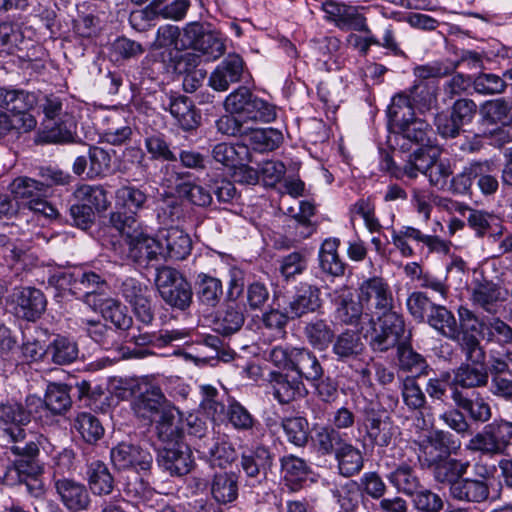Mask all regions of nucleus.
Masks as SVG:
<instances>
[{"instance_id":"1","label":"nucleus","mask_w":512,"mask_h":512,"mask_svg":"<svg viewBox=\"0 0 512 512\" xmlns=\"http://www.w3.org/2000/svg\"><path fill=\"white\" fill-rule=\"evenodd\" d=\"M377 327L373 317L368 312L356 315L354 307V333L359 334L374 351L385 352L398 347L405 333V322L401 314L395 311H384Z\"/></svg>"},{"instance_id":"2","label":"nucleus","mask_w":512,"mask_h":512,"mask_svg":"<svg viewBox=\"0 0 512 512\" xmlns=\"http://www.w3.org/2000/svg\"><path fill=\"white\" fill-rule=\"evenodd\" d=\"M436 232L435 228L429 233L426 230L411 225H403L399 229H392L391 241L401 256L406 258L413 257L416 253L411 243L415 244V247L421 254L448 253V243L437 235Z\"/></svg>"},{"instance_id":"3","label":"nucleus","mask_w":512,"mask_h":512,"mask_svg":"<svg viewBox=\"0 0 512 512\" xmlns=\"http://www.w3.org/2000/svg\"><path fill=\"white\" fill-rule=\"evenodd\" d=\"M512 446V422L495 418L466 444V450L488 457L504 455Z\"/></svg>"},{"instance_id":"4","label":"nucleus","mask_w":512,"mask_h":512,"mask_svg":"<svg viewBox=\"0 0 512 512\" xmlns=\"http://www.w3.org/2000/svg\"><path fill=\"white\" fill-rule=\"evenodd\" d=\"M476 477L462 476L448 489L449 497L459 503L482 504L490 498L491 472L484 464L474 465Z\"/></svg>"},{"instance_id":"5","label":"nucleus","mask_w":512,"mask_h":512,"mask_svg":"<svg viewBox=\"0 0 512 512\" xmlns=\"http://www.w3.org/2000/svg\"><path fill=\"white\" fill-rule=\"evenodd\" d=\"M313 441L323 454L334 453L341 475L352 476V444L347 433H341L328 427L315 430Z\"/></svg>"},{"instance_id":"6","label":"nucleus","mask_w":512,"mask_h":512,"mask_svg":"<svg viewBox=\"0 0 512 512\" xmlns=\"http://www.w3.org/2000/svg\"><path fill=\"white\" fill-rule=\"evenodd\" d=\"M415 445L418 460L421 466L426 468H431L460 447V443L454 440L453 435L443 430H436L415 440Z\"/></svg>"},{"instance_id":"7","label":"nucleus","mask_w":512,"mask_h":512,"mask_svg":"<svg viewBox=\"0 0 512 512\" xmlns=\"http://www.w3.org/2000/svg\"><path fill=\"white\" fill-rule=\"evenodd\" d=\"M358 302L361 312L370 313L372 307L382 312L391 310L393 295L388 283L378 276L363 278L358 288Z\"/></svg>"},{"instance_id":"8","label":"nucleus","mask_w":512,"mask_h":512,"mask_svg":"<svg viewBox=\"0 0 512 512\" xmlns=\"http://www.w3.org/2000/svg\"><path fill=\"white\" fill-rule=\"evenodd\" d=\"M60 285L70 286V290L75 295H83L84 302L88 305V298H94V301H100L104 297L101 292L107 286L106 280L102 275L90 270H75L74 272H63L59 276Z\"/></svg>"},{"instance_id":"9","label":"nucleus","mask_w":512,"mask_h":512,"mask_svg":"<svg viewBox=\"0 0 512 512\" xmlns=\"http://www.w3.org/2000/svg\"><path fill=\"white\" fill-rule=\"evenodd\" d=\"M184 38L187 47L200 52L207 60H216L225 52V44L221 36L213 31H207L199 23H190L184 28Z\"/></svg>"},{"instance_id":"10","label":"nucleus","mask_w":512,"mask_h":512,"mask_svg":"<svg viewBox=\"0 0 512 512\" xmlns=\"http://www.w3.org/2000/svg\"><path fill=\"white\" fill-rule=\"evenodd\" d=\"M43 473V466L37 459H15L8 467L3 480L9 485L24 484L26 490L38 496L43 491L39 477Z\"/></svg>"},{"instance_id":"11","label":"nucleus","mask_w":512,"mask_h":512,"mask_svg":"<svg viewBox=\"0 0 512 512\" xmlns=\"http://www.w3.org/2000/svg\"><path fill=\"white\" fill-rule=\"evenodd\" d=\"M110 457L118 470L147 472L153 464L152 454L142 447L130 443H120L111 449Z\"/></svg>"},{"instance_id":"12","label":"nucleus","mask_w":512,"mask_h":512,"mask_svg":"<svg viewBox=\"0 0 512 512\" xmlns=\"http://www.w3.org/2000/svg\"><path fill=\"white\" fill-rule=\"evenodd\" d=\"M157 462L164 471L177 477L188 474L194 463L191 450L183 441L163 446L158 453Z\"/></svg>"},{"instance_id":"13","label":"nucleus","mask_w":512,"mask_h":512,"mask_svg":"<svg viewBox=\"0 0 512 512\" xmlns=\"http://www.w3.org/2000/svg\"><path fill=\"white\" fill-rule=\"evenodd\" d=\"M189 7L190 0H173L167 5L161 0H153L146 9L133 11L129 21L135 29L144 30L146 26L141 25V21L147 20L150 15L178 21L185 17Z\"/></svg>"},{"instance_id":"14","label":"nucleus","mask_w":512,"mask_h":512,"mask_svg":"<svg viewBox=\"0 0 512 512\" xmlns=\"http://www.w3.org/2000/svg\"><path fill=\"white\" fill-rule=\"evenodd\" d=\"M0 425L3 436L9 440H25L28 425L27 414L24 406L16 401H7L0 404Z\"/></svg>"},{"instance_id":"15","label":"nucleus","mask_w":512,"mask_h":512,"mask_svg":"<svg viewBox=\"0 0 512 512\" xmlns=\"http://www.w3.org/2000/svg\"><path fill=\"white\" fill-rule=\"evenodd\" d=\"M56 493L70 512L85 511L90 506V495L86 486L78 481L69 478L55 480Z\"/></svg>"},{"instance_id":"16","label":"nucleus","mask_w":512,"mask_h":512,"mask_svg":"<svg viewBox=\"0 0 512 512\" xmlns=\"http://www.w3.org/2000/svg\"><path fill=\"white\" fill-rule=\"evenodd\" d=\"M243 73V59L237 54H229L210 74L208 85L215 91H226L231 84L241 81Z\"/></svg>"},{"instance_id":"17","label":"nucleus","mask_w":512,"mask_h":512,"mask_svg":"<svg viewBox=\"0 0 512 512\" xmlns=\"http://www.w3.org/2000/svg\"><path fill=\"white\" fill-rule=\"evenodd\" d=\"M11 298L15 304V313L29 321L39 318L46 307L44 294L33 287L15 288Z\"/></svg>"},{"instance_id":"18","label":"nucleus","mask_w":512,"mask_h":512,"mask_svg":"<svg viewBox=\"0 0 512 512\" xmlns=\"http://www.w3.org/2000/svg\"><path fill=\"white\" fill-rule=\"evenodd\" d=\"M181 418L180 411L172 406L162 410L161 415L151 422L153 423L154 434L164 446L182 442Z\"/></svg>"},{"instance_id":"19","label":"nucleus","mask_w":512,"mask_h":512,"mask_svg":"<svg viewBox=\"0 0 512 512\" xmlns=\"http://www.w3.org/2000/svg\"><path fill=\"white\" fill-rule=\"evenodd\" d=\"M172 407L157 386H148L133 401V410L137 417L152 422L165 408Z\"/></svg>"},{"instance_id":"20","label":"nucleus","mask_w":512,"mask_h":512,"mask_svg":"<svg viewBox=\"0 0 512 512\" xmlns=\"http://www.w3.org/2000/svg\"><path fill=\"white\" fill-rule=\"evenodd\" d=\"M320 290L308 283H300L284 307L291 319L314 312L320 307Z\"/></svg>"},{"instance_id":"21","label":"nucleus","mask_w":512,"mask_h":512,"mask_svg":"<svg viewBox=\"0 0 512 512\" xmlns=\"http://www.w3.org/2000/svg\"><path fill=\"white\" fill-rule=\"evenodd\" d=\"M128 245V256L137 263L149 262L164 254L160 237L154 238L142 231L133 230L128 238Z\"/></svg>"},{"instance_id":"22","label":"nucleus","mask_w":512,"mask_h":512,"mask_svg":"<svg viewBox=\"0 0 512 512\" xmlns=\"http://www.w3.org/2000/svg\"><path fill=\"white\" fill-rule=\"evenodd\" d=\"M40 102L35 92L12 87H0V108L13 115L29 114L28 111Z\"/></svg>"},{"instance_id":"23","label":"nucleus","mask_w":512,"mask_h":512,"mask_svg":"<svg viewBox=\"0 0 512 512\" xmlns=\"http://www.w3.org/2000/svg\"><path fill=\"white\" fill-rule=\"evenodd\" d=\"M159 237L164 246L162 257L171 260H183L191 252L190 236L178 227H170L159 231Z\"/></svg>"},{"instance_id":"24","label":"nucleus","mask_w":512,"mask_h":512,"mask_svg":"<svg viewBox=\"0 0 512 512\" xmlns=\"http://www.w3.org/2000/svg\"><path fill=\"white\" fill-rule=\"evenodd\" d=\"M474 395V398H470L458 388H454L451 392V399L457 408L467 414L470 420L476 423H486L492 417L491 406L480 393Z\"/></svg>"},{"instance_id":"25","label":"nucleus","mask_w":512,"mask_h":512,"mask_svg":"<svg viewBox=\"0 0 512 512\" xmlns=\"http://www.w3.org/2000/svg\"><path fill=\"white\" fill-rule=\"evenodd\" d=\"M240 466L247 478L260 482L272 466V455L267 447L259 445L242 453Z\"/></svg>"},{"instance_id":"26","label":"nucleus","mask_w":512,"mask_h":512,"mask_svg":"<svg viewBox=\"0 0 512 512\" xmlns=\"http://www.w3.org/2000/svg\"><path fill=\"white\" fill-rule=\"evenodd\" d=\"M269 383L273 389V396L280 404H288L305 393V387L298 377L290 378L281 372L272 371L269 374Z\"/></svg>"},{"instance_id":"27","label":"nucleus","mask_w":512,"mask_h":512,"mask_svg":"<svg viewBox=\"0 0 512 512\" xmlns=\"http://www.w3.org/2000/svg\"><path fill=\"white\" fill-rule=\"evenodd\" d=\"M440 154L439 146L416 148L408 155L402 168L403 175L410 179L417 178L419 173L426 175Z\"/></svg>"},{"instance_id":"28","label":"nucleus","mask_w":512,"mask_h":512,"mask_svg":"<svg viewBox=\"0 0 512 512\" xmlns=\"http://www.w3.org/2000/svg\"><path fill=\"white\" fill-rule=\"evenodd\" d=\"M469 467V461L452 458L448 455L430 469L434 480L441 485H447L450 489L462 476L466 475Z\"/></svg>"},{"instance_id":"29","label":"nucleus","mask_w":512,"mask_h":512,"mask_svg":"<svg viewBox=\"0 0 512 512\" xmlns=\"http://www.w3.org/2000/svg\"><path fill=\"white\" fill-rule=\"evenodd\" d=\"M489 381L486 364H471L463 362L453 372L455 388L474 389L485 387Z\"/></svg>"},{"instance_id":"30","label":"nucleus","mask_w":512,"mask_h":512,"mask_svg":"<svg viewBox=\"0 0 512 512\" xmlns=\"http://www.w3.org/2000/svg\"><path fill=\"white\" fill-rule=\"evenodd\" d=\"M88 306L94 311H100L102 316L110 320L118 329L126 330L132 325V317L127 314V309L119 301L104 297L100 301L88 298Z\"/></svg>"},{"instance_id":"31","label":"nucleus","mask_w":512,"mask_h":512,"mask_svg":"<svg viewBox=\"0 0 512 512\" xmlns=\"http://www.w3.org/2000/svg\"><path fill=\"white\" fill-rule=\"evenodd\" d=\"M238 477L235 473H215L210 481V494L218 504L234 502L238 497Z\"/></svg>"},{"instance_id":"32","label":"nucleus","mask_w":512,"mask_h":512,"mask_svg":"<svg viewBox=\"0 0 512 512\" xmlns=\"http://www.w3.org/2000/svg\"><path fill=\"white\" fill-rule=\"evenodd\" d=\"M500 287L491 281H477L472 288L471 300L489 314H496L499 310Z\"/></svg>"},{"instance_id":"33","label":"nucleus","mask_w":512,"mask_h":512,"mask_svg":"<svg viewBox=\"0 0 512 512\" xmlns=\"http://www.w3.org/2000/svg\"><path fill=\"white\" fill-rule=\"evenodd\" d=\"M169 111L185 131L194 130L200 125L201 116L196 112L192 101L186 96L171 98Z\"/></svg>"},{"instance_id":"34","label":"nucleus","mask_w":512,"mask_h":512,"mask_svg":"<svg viewBox=\"0 0 512 512\" xmlns=\"http://www.w3.org/2000/svg\"><path fill=\"white\" fill-rule=\"evenodd\" d=\"M386 478L399 493L410 497L422 488L416 470L405 463L398 465L386 475Z\"/></svg>"},{"instance_id":"35","label":"nucleus","mask_w":512,"mask_h":512,"mask_svg":"<svg viewBox=\"0 0 512 512\" xmlns=\"http://www.w3.org/2000/svg\"><path fill=\"white\" fill-rule=\"evenodd\" d=\"M402 138L417 145V148L438 146L430 125L421 119H412L398 126Z\"/></svg>"},{"instance_id":"36","label":"nucleus","mask_w":512,"mask_h":512,"mask_svg":"<svg viewBox=\"0 0 512 512\" xmlns=\"http://www.w3.org/2000/svg\"><path fill=\"white\" fill-rule=\"evenodd\" d=\"M479 111L486 123L500 126L512 123V103L505 98L487 100L480 105Z\"/></svg>"},{"instance_id":"37","label":"nucleus","mask_w":512,"mask_h":512,"mask_svg":"<svg viewBox=\"0 0 512 512\" xmlns=\"http://www.w3.org/2000/svg\"><path fill=\"white\" fill-rule=\"evenodd\" d=\"M397 360L399 369L412 374L411 377L428 374L429 365L426 359L407 343L398 345Z\"/></svg>"},{"instance_id":"38","label":"nucleus","mask_w":512,"mask_h":512,"mask_svg":"<svg viewBox=\"0 0 512 512\" xmlns=\"http://www.w3.org/2000/svg\"><path fill=\"white\" fill-rule=\"evenodd\" d=\"M10 191L14 199L20 200L26 206L30 204V200L46 197L47 185L33 178L20 176L11 182Z\"/></svg>"},{"instance_id":"39","label":"nucleus","mask_w":512,"mask_h":512,"mask_svg":"<svg viewBox=\"0 0 512 512\" xmlns=\"http://www.w3.org/2000/svg\"><path fill=\"white\" fill-rule=\"evenodd\" d=\"M281 468L286 485L293 491L300 489L302 483L308 479L309 467L299 457L294 455L284 456L281 459Z\"/></svg>"},{"instance_id":"40","label":"nucleus","mask_w":512,"mask_h":512,"mask_svg":"<svg viewBox=\"0 0 512 512\" xmlns=\"http://www.w3.org/2000/svg\"><path fill=\"white\" fill-rule=\"evenodd\" d=\"M294 363L291 370L298 373V378L308 381H317L323 375V368L317 357L308 349L298 348L294 352Z\"/></svg>"},{"instance_id":"41","label":"nucleus","mask_w":512,"mask_h":512,"mask_svg":"<svg viewBox=\"0 0 512 512\" xmlns=\"http://www.w3.org/2000/svg\"><path fill=\"white\" fill-rule=\"evenodd\" d=\"M87 478L91 491L95 495H108L114 487V479L105 463L92 461L87 469Z\"/></svg>"},{"instance_id":"42","label":"nucleus","mask_w":512,"mask_h":512,"mask_svg":"<svg viewBox=\"0 0 512 512\" xmlns=\"http://www.w3.org/2000/svg\"><path fill=\"white\" fill-rule=\"evenodd\" d=\"M78 345L72 339L57 336L46 348V356L57 365H67L78 358Z\"/></svg>"},{"instance_id":"43","label":"nucleus","mask_w":512,"mask_h":512,"mask_svg":"<svg viewBox=\"0 0 512 512\" xmlns=\"http://www.w3.org/2000/svg\"><path fill=\"white\" fill-rule=\"evenodd\" d=\"M367 10L363 6L354 7V31L359 34H354V49H357L362 56L369 53L372 45H379V40L373 35L366 23L364 11Z\"/></svg>"},{"instance_id":"44","label":"nucleus","mask_w":512,"mask_h":512,"mask_svg":"<svg viewBox=\"0 0 512 512\" xmlns=\"http://www.w3.org/2000/svg\"><path fill=\"white\" fill-rule=\"evenodd\" d=\"M425 323L448 339H455L458 336L457 321L453 313L443 305L436 304Z\"/></svg>"},{"instance_id":"45","label":"nucleus","mask_w":512,"mask_h":512,"mask_svg":"<svg viewBox=\"0 0 512 512\" xmlns=\"http://www.w3.org/2000/svg\"><path fill=\"white\" fill-rule=\"evenodd\" d=\"M480 329L482 338L487 343H496L500 346L512 344V327L499 317L483 321Z\"/></svg>"},{"instance_id":"46","label":"nucleus","mask_w":512,"mask_h":512,"mask_svg":"<svg viewBox=\"0 0 512 512\" xmlns=\"http://www.w3.org/2000/svg\"><path fill=\"white\" fill-rule=\"evenodd\" d=\"M245 322L243 310L237 304H228L215 320V331L229 336L238 332Z\"/></svg>"},{"instance_id":"47","label":"nucleus","mask_w":512,"mask_h":512,"mask_svg":"<svg viewBox=\"0 0 512 512\" xmlns=\"http://www.w3.org/2000/svg\"><path fill=\"white\" fill-rule=\"evenodd\" d=\"M196 285L197 296L202 304L214 307L219 303L223 295V287L220 279L206 273H200L197 276Z\"/></svg>"},{"instance_id":"48","label":"nucleus","mask_w":512,"mask_h":512,"mask_svg":"<svg viewBox=\"0 0 512 512\" xmlns=\"http://www.w3.org/2000/svg\"><path fill=\"white\" fill-rule=\"evenodd\" d=\"M73 195L78 202L88 204L91 206V209L98 212L107 210L110 204L107 192L100 185H80L76 188Z\"/></svg>"},{"instance_id":"49","label":"nucleus","mask_w":512,"mask_h":512,"mask_svg":"<svg viewBox=\"0 0 512 512\" xmlns=\"http://www.w3.org/2000/svg\"><path fill=\"white\" fill-rule=\"evenodd\" d=\"M228 422L240 432H251L259 426V422L239 401H229L226 411Z\"/></svg>"},{"instance_id":"50","label":"nucleus","mask_w":512,"mask_h":512,"mask_svg":"<svg viewBox=\"0 0 512 512\" xmlns=\"http://www.w3.org/2000/svg\"><path fill=\"white\" fill-rule=\"evenodd\" d=\"M457 341L461 353L464 355L465 362L471 364H486V352L481 346L479 339L471 332L458 331Z\"/></svg>"},{"instance_id":"51","label":"nucleus","mask_w":512,"mask_h":512,"mask_svg":"<svg viewBox=\"0 0 512 512\" xmlns=\"http://www.w3.org/2000/svg\"><path fill=\"white\" fill-rule=\"evenodd\" d=\"M387 428L388 423L382 421L381 416L372 409L365 412L359 426V432L364 429L373 443L385 446L389 443V434L386 432Z\"/></svg>"},{"instance_id":"52","label":"nucleus","mask_w":512,"mask_h":512,"mask_svg":"<svg viewBox=\"0 0 512 512\" xmlns=\"http://www.w3.org/2000/svg\"><path fill=\"white\" fill-rule=\"evenodd\" d=\"M72 404L67 385L51 383L45 393V407L54 415L65 413Z\"/></svg>"},{"instance_id":"53","label":"nucleus","mask_w":512,"mask_h":512,"mask_svg":"<svg viewBox=\"0 0 512 512\" xmlns=\"http://www.w3.org/2000/svg\"><path fill=\"white\" fill-rule=\"evenodd\" d=\"M321 10L325 13V20L333 23L342 30L349 31L352 29V10L341 2L334 0H324L320 5Z\"/></svg>"},{"instance_id":"54","label":"nucleus","mask_w":512,"mask_h":512,"mask_svg":"<svg viewBox=\"0 0 512 512\" xmlns=\"http://www.w3.org/2000/svg\"><path fill=\"white\" fill-rule=\"evenodd\" d=\"M414 109L410 95L399 93L392 98L387 109V115L390 122L398 127L414 119Z\"/></svg>"},{"instance_id":"55","label":"nucleus","mask_w":512,"mask_h":512,"mask_svg":"<svg viewBox=\"0 0 512 512\" xmlns=\"http://www.w3.org/2000/svg\"><path fill=\"white\" fill-rule=\"evenodd\" d=\"M199 448L203 449V453L210 458L212 465L219 467H226L234 461L236 456L233 446L224 440H212L210 443L204 441L203 444L199 445Z\"/></svg>"},{"instance_id":"56","label":"nucleus","mask_w":512,"mask_h":512,"mask_svg":"<svg viewBox=\"0 0 512 512\" xmlns=\"http://www.w3.org/2000/svg\"><path fill=\"white\" fill-rule=\"evenodd\" d=\"M249 143L253 150L259 152L273 151L282 143V133L273 128L254 129L248 134Z\"/></svg>"},{"instance_id":"57","label":"nucleus","mask_w":512,"mask_h":512,"mask_svg":"<svg viewBox=\"0 0 512 512\" xmlns=\"http://www.w3.org/2000/svg\"><path fill=\"white\" fill-rule=\"evenodd\" d=\"M7 441L12 443L9 449L16 459H37L40 448L47 450V445L50 446L48 438L42 434L36 435L34 439L17 441L7 438Z\"/></svg>"},{"instance_id":"58","label":"nucleus","mask_w":512,"mask_h":512,"mask_svg":"<svg viewBox=\"0 0 512 512\" xmlns=\"http://www.w3.org/2000/svg\"><path fill=\"white\" fill-rule=\"evenodd\" d=\"M277 117L275 105L253 94L242 120L247 122L270 123Z\"/></svg>"},{"instance_id":"59","label":"nucleus","mask_w":512,"mask_h":512,"mask_svg":"<svg viewBox=\"0 0 512 512\" xmlns=\"http://www.w3.org/2000/svg\"><path fill=\"white\" fill-rule=\"evenodd\" d=\"M248 154L246 145L219 143L212 149V157L226 167H236Z\"/></svg>"},{"instance_id":"60","label":"nucleus","mask_w":512,"mask_h":512,"mask_svg":"<svg viewBox=\"0 0 512 512\" xmlns=\"http://www.w3.org/2000/svg\"><path fill=\"white\" fill-rule=\"evenodd\" d=\"M174 47L176 50L187 48L184 32L181 34L179 27L166 24L157 29L156 37L151 44L152 49Z\"/></svg>"},{"instance_id":"61","label":"nucleus","mask_w":512,"mask_h":512,"mask_svg":"<svg viewBox=\"0 0 512 512\" xmlns=\"http://www.w3.org/2000/svg\"><path fill=\"white\" fill-rule=\"evenodd\" d=\"M74 428L87 443L97 442L104 434L102 424L91 413H80L74 420Z\"/></svg>"},{"instance_id":"62","label":"nucleus","mask_w":512,"mask_h":512,"mask_svg":"<svg viewBox=\"0 0 512 512\" xmlns=\"http://www.w3.org/2000/svg\"><path fill=\"white\" fill-rule=\"evenodd\" d=\"M308 342L317 350H325L332 342L334 333L324 320H314L305 327Z\"/></svg>"},{"instance_id":"63","label":"nucleus","mask_w":512,"mask_h":512,"mask_svg":"<svg viewBox=\"0 0 512 512\" xmlns=\"http://www.w3.org/2000/svg\"><path fill=\"white\" fill-rule=\"evenodd\" d=\"M496 172V166L493 161H478L476 180L477 186L483 195H494L498 191L499 182Z\"/></svg>"},{"instance_id":"64","label":"nucleus","mask_w":512,"mask_h":512,"mask_svg":"<svg viewBox=\"0 0 512 512\" xmlns=\"http://www.w3.org/2000/svg\"><path fill=\"white\" fill-rule=\"evenodd\" d=\"M282 428L290 443L298 447H302L307 443L309 436V424L305 418H285L282 420Z\"/></svg>"}]
</instances>
